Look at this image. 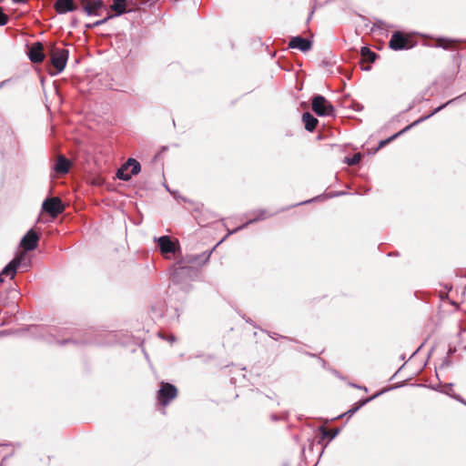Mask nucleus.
Returning a JSON list of instances; mask_svg holds the SVG:
<instances>
[{"instance_id":"nucleus-12","label":"nucleus","mask_w":466,"mask_h":466,"mask_svg":"<svg viewBox=\"0 0 466 466\" xmlns=\"http://www.w3.org/2000/svg\"><path fill=\"white\" fill-rule=\"evenodd\" d=\"M290 48H297L302 52H307L311 48V42L301 36L292 37L289 43Z\"/></svg>"},{"instance_id":"nucleus-10","label":"nucleus","mask_w":466,"mask_h":466,"mask_svg":"<svg viewBox=\"0 0 466 466\" xmlns=\"http://www.w3.org/2000/svg\"><path fill=\"white\" fill-rule=\"evenodd\" d=\"M453 100H450L448 101L446 104L437 107L431 115L429 116H423V117H420V119L416 120L415 122H413L412 124H410V126L406 127L404 129H402L400 132H399L398 134L394 135L393 137H390L389 139L387 140H383V141H380V147H382L384 145H386L389 141H390L391 139L397 137L400 134H402L404 132H406L407 130H409L410 128H411L412 127L416 126L417 124L424 121L425 119H427L428 117H430L431 116L434 115L435 113L439 112L440 110H441L442 108H444L447 105L452 103Z\"/></svg>"},{"instance_id":"nucleus-27","label":"nucleus","mask_w":466,"mask_h":466,"mask_svg":"<svg viewBox=\"0 0 466 466\" xmlns=\"http://www.w3.org/2000/svg\"><path fill=\"white\" fill-rule=\"evenodd\" d=\"M14 3L15 4H22V3H25V0H12Z\"/></svg>"},{"instance_id":"nucleus-5","label":"nucleus","mask_w":466,"mask_h":466,"mask_svg":"<svg viewBox=\"0 0 466 466\" xmlns=\"http://www.w3.org/2000/svg\"><path fill=\"white\" fill-rule=\"evenodd\" d=\"M177 395V390L174 385L162 382L161 387L157 391V400L162 405L166 406L174 400Z\"/></svg>"},{"instance_id":"nucleus-13","label":"nucleus","mask_w":466,"mask_h":466,"mask_svg":"<svg viewBox=\"0 0 466 466\" xmlns=\"http://www.w3.org/2000/svg\"><path fill=\"white\" fill-rule=\"evenodd\" d=\"M162 253H174L176 247L168 236H162L157 239Z\"/></svg>"},{"instance_id":"nucleus-3","label":"nucleus","mask_w":466,"mask_h":466,"mask_svg":"<svg viewBox=\"0 0 466 466\" xmlns=\"http://www.w3.org/2000/svg\"><path fill=\"white\" fill-rule=\"evenodd\" d=\"M69 52L65 48H54L51 52V63L56 68L55 74L61 73L66 65Z\"/></svg>"},{"instance_id":"nucleus-9","label":"nucleus","mask_w":466,"mask_h":466,"mask_svg":"<svg viewBox=\"0 0 466 466\" xmlns=\"http://www.w3.org/2000/svg\"><path fill=\"white\" fill-rule=\"evenodd\" d=\"M389 46L393 50H402L410 47L408 38L400 32H394L390 40Z\"/></svg>"},{"instance_id":"nucleus-4","label":"nucleus","mask_w":466,"mask_h":466,"mask_svg":"<svg viewBox=\"0 0 466 466\" xmlns=\"http://www.w3.org/2000/svg\"><path fill=\"white\" fill-rule=\"evenodd\" d=\"M25 259V253L21 252L16 255L1 271L0 282L4 281V276L9 277L13 279L15 276L16 270L22 266V262Z\"/></svg>"},{"instance_id":"nucleus-19","label":"nucleus","mask_w":466,"mask_h":466,"mask_svg":"<svg viewBox=\"0 0 466 466\" xmlns=\"http://www.w3.org/2000/svg\"><path fill=\"white\" fill-rule=\"evenodd\" d=\"M268 216H269V215H268V213H267V211H266V210H259V211H258V216H257L256 218H252V219L248 220V221L246 224H244L243 226L238 227V228H237L236 229L232 230L231 232H229V234H232V233H234V232H237L238 230H239V229H241V228H245V227H246L248 224H249V223H253V222H255V221L264 219V218H267V217H268Z\"/></svg>"},{"instance_id":"nucleus-17","label":"nucleus","mask_w":466,"mask_h":466,"mask_svg":"<svg viewBox=\"0 0 466 466\" xmlns=\"http://www.w3.org/2000/svg\"><path fill=\"white\" fill-rule=\"evenodd\" d=\"M192 271V269L188 267H178L175 269L172 279L174 282H179L180 277L184 275H187Z\"/></svg>"},{"instance_id":"nucleus-1","label":"nucleus","mask_w":466,"mask_h":466,"mask_svg":"<svg viewBox=\"0 0 466 466\" xmlns=\"http://www.w3.org/2000/svg\"><path fill=\"white\" fill-rule=\"evenodd\" d=\"M312 110L319 116H333L334 106L323 96L317 95L312 98Z\"/></svg>"},{"instance_id":"nucleus-28","label":"nucleus","mask_w":466,"mask_h":466,"mask_svg":"<svg viewBox=\"0 0 466 466\" xmlns=\"http://www.w3.org/2000/svg\"><path fill=\"white\" fill-rule=\"evenodd\" d=\"M454 398H455V399H457L458 400H460V401L463 402V400H461V398H460L459 396H455Z\"/></svg>"},{"instance_id":"nucleus-16","label":"nucleus","mask_w":466,"mask_h":466,"mask_svg":"<svg viewBox=\"0 0 466 466\" xmlns=\"http://www.w3.org/2000/svg\"><path fill=\"white\" fill-rule=\"evenodd\" d=\"M302 121L305 125L306 130L312 132L318 124V119L314 117L310 113L306 112L302 115Z\"/></svg>"},{"instance_id":"nucleus-14","label":"nucleus","mask_w":466,"mask_h":466,"mask_svg":"<svg viewBox=\"0 0 466 466\" xmlns=\"http://www.w3.org/2000/svg\"><path fill=\"white\" fill-rule=\"evenodd\" d=\"M55 9L58 14H66L76 9L74 0H56Z\"/></svg>"},{"instance_id":"nucleus-8","label":"nucleus","mask_w":466,"mask_h":466,"mask_svg":"<svg viewBox=\"0 0 466 466\" xmlns=\"http://www.w3.org/2000/svg\"><path fill=\"white\" fill-rule=\"evenodd\" d=\"M39 237L34 230H29L21 239L20 246L25 251H31L36 248Z\"/></svg>"},{"instance_id":"nucleus-25","label":"nucleus","mask_w":466,"mask_h":466,"mask_svg":"<svg viewBox=\"0 0 466 466\" xmlns=\"http://www.w3.org/2000/svg\"><path fill=\"white\" fill-rule=\"evenodd\" d=\"M360 161V154H356L353 156V157L350 160L349 164L350 165H356L358 164L359 162Z\"/></svg>"},{"instance_id":"nucleus-26","label":"nucleus","mask_w":466,"mask_h":466,"mask_svg":"<svg viewBox=\"0 0 466 466\" xmlns=\"http://www.w3.org/2000/svg\"><path fill=\"white\" fill-rule=\"evenodd\" d=\"M322 433H323L324 437L329 436L330 439H333L338 434V431H336L334 432H330L329 431L323 430Z\"/></svg>"},{"instance_id":"nucleus-11","label":"nucleus","mask_w":466,"mask_h":466,"mask_svg":"<svg viewBox=\"0 0 466 466\" xmlns=\"http://www.w3.org/2000/svg\"><path fill=\"white\" fill-rule=\"evenodd\" d=\"M29 59L33 63H41L44 60L43 45L39 42L35 43L29 48Z\"/></svg>"},{"instance_id":"nucleus-24","label":"nucleus","mask_w":466,"mask_h":466,"mask_svg":"<svg viewBox=\"0 0 466 466\" xmlns=\"http://www.w3.org/2000/svg\"><path fill=\"white\" fill-rule=\"evenodd\" d=\"M452 43L451 40H446V39H439L438 40V46H441L444 49H447L448 48V45L447 44H451Z\"/></svg>"},{"instance_id":"nucleus-23","label":"nucleus","mask_w":466,"mask_h":466,"mask_svg":"<svg viewBox=\"0 0 466 466\" xmlns=\"http://www.w3.org/2000/svg\"><path fill=\"white\" fill-rule=\"evenodd\" d=\"M8 22V16L3 12L2 7H0V25H5Z\"/></svg>"},{"instance_id":"nucleus-22","label":"nucleus","mask_w":466,"mask_h":466,"mask_svg":"<svg viewBox=\"0 0 466 466\" xmlns=\"http://www.w3.org/2000/svg\"><path fill=\"white\" fill-rule=\"evenodd\" d=\"M375 396L360 400L354 408L349 410L347 412H345L344 415L352 416L360 407L368 403L370 400H372Z\"/></svg>"},{"instance_id":"nucleus-2","label":"nucleus","mask_w":466,"mask_h":466,"mask_svg":"<svg viewBox=\"0 0 466 466\" xmlns=\"http://www.w3.org/2000/svg\"><path fill=\"white\" fill-rule=\"evenodd\" d=\"M110 9L114 12V14H109L104 19L97 20L92 24L87 25L88 28H94L98 25L105 24L107 20L119 16L125 13H127V0H113L112 5H110Z\"/></svg>"},{"instance_id":"nucleus-18","label":"nucleus","mask_w":466,"mask_h":466,"mask_svg":"<svg viewBox=\"0 0 466 466\" xmlns=\"http://www.w3.org/2000/svg\"><path fill=\"white\" fill-rule=\"evenodd\" d=\"M126 163H127V167L128 168L129 167L131 168V170H130L131 177L136 176L140 172L141 166L137 160H136L134 158H128Z\"/></svg>"},{"instance_id":"nucleus-7","label":"nucleus","mask_w":466,"mask_h":466,"mask_svg":"<svg viewBox=\"0 0 466 466\" xmlns=\"http://www.w3.org/2000/svg\"><path fill=\"white\" fill-rule=\"evenodd\" d=\"M80 2L88 15H99V11L104 7L102 0H80Z\"/></svg>"},{"instance_id":"nucleus-6","label":"nucleus","mask_w":466,"mask_h":466,"mask_svg":"<svg viewBox=\"0 0 466 466\" xmlns=\"http://www.w3.org/2000/svg\"><path fill=\"white\" fill-rule=\"evenodd\" d=\"M43 209L51 217L56 218L64 211L62 201L58 198H46L42 205Z\"/></svg>"},{"instance_id":"nucleus-21","label":"nucleus","mask_w":466,"mask_h":466,"mask_svg":"<svg viewBox=\"0 0 466 466\" xmlns=\"http://www.w3.org/2000/svg\"><path fill=\"white\" fill-rule=\"evenodd\" d=\"M360 54L364 57V59L369 62H374V60L376 58V54L374 52L370 51V48L366 47V46L361 48Z\"/></svg>"},{"instance_id":"nucleus-20","label":"nucleus","mask_w":466,"mask_h":466,"mask_svg":"<svg viewBox=\"0 0 466 466\" xmlns=\"http://www.w3.org/2000/svg\"><path fill=\"white\" fill-rule=\"evenodd\" d=\"M117 178L128 181L131 178L130 172H128V167H127V163H125L120 168H118L116 172Z\"/></svg>"},{"instance_id":"nucleus-29","label":"nucleus","mask_w":466,"mask_h":466,"mask_svg":"<svg viewBox=\"0 0 466 466\" xmlns=\"http://www.w3.org/2000/svg\"><path fill=\"white\" fill-rule=\"evenodd\" d=\"M74 341L76 343L79 342L77 339H75ZM82 342H86V340H83Z\"/></svg>"},{"instance_id":"nucleus-15","label":"nucleus","mask_w":466,"mask_h":466,"mask_svg":"<svg viewBox=\"0 0 466 466\" xmlns=\"http://www.w3.org/2000/svg\"><path fill=\"white\" fill-rule=\"evenodd\" d=\"M70 161L64 156H59L55 164V170L58 174H66L70 168Z\"/></svg>"}]
</instances>
